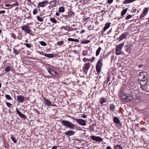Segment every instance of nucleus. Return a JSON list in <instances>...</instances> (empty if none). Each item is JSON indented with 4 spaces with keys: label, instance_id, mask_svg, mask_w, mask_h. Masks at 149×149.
Masks as SVG:
<instances>
[{
    "label": "nucleus",
    "instance_id": "f257e3e1",
    "mask_svg": "<svg viewBox=\"0 0 149 149\" xmlns=\"http://www.w3.org/2000/svg\"><path fill=\"white\" fill-rule=\"evenodd\" d=\"M120 98L124 101L131 100L133 99L132 95L122 93L121 94Z\"/></svg>",
    "mask_w": 149,
    "mask_h": 149
},
{
    "label": "nucleus",
    "instance_id": "f03ea898",
    "mask_svg": "<svg viewBox=\"0 0 149 149\" xmlns=\"http://www.w3.org/2000/svg\"><path fill=\"white\" fill-rule=\"evenodd\" d=\"M61 124L63 126H65L70 129H73L74 128V125L68 121L62 120L61 121Z\"/></svg>",
    "mask_w": 149,
    "mask_h": 149
},
{
    "label": "nucleus",
    "instance_id": "7ed1b4c3",
    "mask_svg": "<svg viewBox=\"0 0 149 149\" xmlns=\"http://www.w3.org/2000/svg\"><path fill=\"white\" fill-rule=\"evenodd\" d=\"M124 45V43L120 44L116 47V53L117 55H118L122 54L121 49Z\"/></svg>",
    "mask_w": 149,
    "mask_h": 149
},
{
    "label": "nucleus",
    "instance_id": "20e7f679",
    "mask_svg": "<svg viewBox=\"0 0 149 149\" xmlns=\"http://www.w3.org/2000/svg\"><path fill=\"white\" fill-rule=\"evenodd\" d=\"M146 72H140L139 75L138 76L139 81H142L143 80H147V79L146 77Z\"/></svg>",
    "mask_w": 149,
    "mask_h": 149
},
{
    "label": "nucleus",
    "instance_id": "39448f33",
    "mask_svg": "<svg viewBox=\"0 0 149 149\" xmlns=\"http://www.w3.org/2000/svg\"><path fill=\"white\" fill-rule=\"evenodd\" d=\"M79 124L82 126H85L86 125V121L85 120L80 119H74Z\"/></svg>",
    "mask_w": 149,
    "mask_h": 149
},
{
    "label": "nucleus",
    "instance_id": "423d86ee",
    "mask_svg": "<svg viewBox=\"0 0 149 149\" xmlns=\"http://www.w3.org/2000/svg\"><path fill=\"white\" fill-rule=\"evenodd\" d=\"M43 100L45 102V104H46L47 107L49 106L54 107L55 105V104L52 105L51 102L45 98H44Z\"/></svg>",
    "mask_w": 149,
    "mask_h": 149
},
{
    "label": "nucleus",
    "instance_id": "0eeeda50",
    "mask_svg": "<svg viewBox=\"0 0 149 149\" xmlns=\"http://www.w3.org/2000/svg\"><path fill=\"white\" fill-rule=\"evenodd\" d=\"M91 64L90 63H86L83 68L84 72H87L88 70L90 68Z\"/></svg>",
    "mask_w": 149,
    "mask_h": 149
},
{
    "label": "nucleus",
    "instance_id": "6e6552de",
    "mask_svg": "<svg viewBox=\"0 0 149 149\" xmlns=\"http://www.w3.org/2000/svg\"><path fill=\"white\" fill-rule=\"evenodd\" d=\"M28 27L27 26V25H24L22 26V29L24 30L25 32L28 33H29L31 32V30L30 29H28Z\"/></svg>",
    "mask_w": 149,
    "mask_h": 149
},
{
    "label": "nucleus",
    "instance_id": "1a4fd4ad",
    "mask_svg": "<svg viewBox=\"0 0 149 149\" xmlns=\"http://www.w3.org/2000/svg\"><path fill=\"white\" fill-rule=\"evenodd\" d=\"M91 139L94 141L98 142H101L103 140L99 136H92Z\"/></svg>",
    "mask_w": 149,
    "mask_h": 149
},
{
    "label": "nucleus",
    "instance_id": "9d476101",
    "mask_svg": "<svg viewBox=\"0 0 149 149\" xmlns=\"http://www.w3.org/2000/svg\"><path fill=\"white\" fill-rule=\"evenodd\" d=\"M128 35V33L125 32L122 33L119 37V39L120 40H122L124 39H126Z\"/></svg>",
    "mask_w": 149,
    "mask_h": 149
},
{
    "label": "nucleus",
    "instance_id": "9b49d317",
    "mask_svg": "<svg viewBox=\"0 0 149 149\" xmlns=\"http://www.w3.org/2000/svg\"><path fill=\"white\" fill-rule=\"evenodd\" d=\"M75 132L72 130H68L65 132V134L67 136H70L74 134Z\"/></svg>",
    "mask_w": 149,
    "mask_h": 149
},
{
    "label": "nucleus",
    "instance_id": "f8f14e48",
    "mask_svg": "<svg viewBox=\"0 0 149 149\" xmlns=\"http://www.w3.org/2000/svg\"><path fill=\"white\" fill-rule=\"evenodd\" d=\"M48 3V1L47 0H46L39 3L38 5L40 6V7H45L47 4Z\"/></svg>",
    "mask_w": 149,
    "mask_h": 149
},
{
    "label": "nucleus",
    "instance_id": "ddd939ff",
    "mask_svg": "<svg viewBox=\"0 0 149 149\" xmlns=\"http://www.w3.org/2000/svg\"><path fill=\"white\" fill-rule=\"evenodd\" d=\"M25 98L23 95H18L17 96V100L20 102H22Z\"/></svg>",
    "mask_w": 149,
    "mask_h": 149
},
{
    "label": "nucleus",
    "instance_id": "4468645a",
    "mask_svg": "<svg viewBox=\"0 0 149 149\" xmlns=\"http://www.w3.org/2000/svg\"><path fill=\"white\" fill-rule=\"evenodd\" d=\"M147 80H143L142 81H139L140 85L141 86V87L146 86L147 85Z\"/></svg>",
    "mask_w": 149,
    "mask_h": 149
},
{
    "label": "nucleus",
    "instance_id": "2eb2a0df",
    "mask_svg": "<svg viewBox=\"0 0 149 149\" xmlns=\"http://www.w3.org/2000/svg\"><path fill=\"white\" fill-rule=\"evenodd\" d=\"M49 73L53 75H57V73L54 70L52 69H49L48 70Z\"/></svg>",
    "mask_w": 149,
    "mask_h": 149
},
{
    "label": "nucleus",
    "instance_id": "dca6fc26",
    "mask_svg": "<svg viewBox=\"0 0 149 149\" xmlns=\"http://www.w3.org/2000/svg\"><path fill=\"white\" fill-rule=\"evenodd\" d=\"M111 24V23H106L104 27L103 32H105L107 29L109 28Z\"/></svg>",
    "mask_w": 149,
    "mask_h": 149
},
{
    "label": "nucleus",
    "instance_id": "f3484780",
    "mask_svg": "<svg viewBox=\"0 0 149 149\" xmlns=\"http://www.w3.org/2000/svg\"><path fill=\"white\" fill-rule=\"evenodd\" d=\"M125 50L127 52L130 53L131 52V48L128 45H126L125 46Z\"/></svg>",
    "mask_w": 149,
    "mask_h": 149
},
{
    "label": "nucleus",
    "instance_id": "a211bd4d",
    "mask_svg": "<svg viewBox=\"0 0 149 149\" xmlns=\"http://www.w3.org/2000/svg\"><path fill=\"white\" fill-rule=\"evenodd\" d=\"M101 66L97 64L96 65V69L97 72L99 73L100 72L101 69Z\"/></svg>",
    "mask_w": 149,
    "mask_h": 149
},
{
    "label": "nucleus",
    "instance_id": "6ab92c4d",
    "mask_svg": "<svg viewBox=\"0 0 149 149\" xmlns=\"http://www.w3.org/2000/svg\"><path fill=\"white\" fill-rule=\"evenodd\" d=\"M113 120V121L116 123L119 124L120 123L119 119L117 117H114Z\"/></svg>",
    "mask_w": 149,
    "mask_h": 149
},
{
    "label": "nucleus",
    "instance_id": "aec40b11",
    "mask_svg": "<svg viewBox=\"0 0 149 149\" xmlns=\"http://www.w3.org/2000/svg\"><path fill=\"white\" fill-rule=\"evenodd\" d=\"M68 41H74V42H79V40L77 39H75L73 38H69L68 39Z\"/></svg>",
    "mask_w": 149,
    "mask_h": 149
},
{
    "label": "nucleus",
    "instance_id": "412c9836",
    "mask_svg": "<svg viewBox=\"0 0 149 149\" xmlns=\"http://www.w3.org/2000/svg\"><path fill=\"white\" fill-rule=\"evenodd\" d=\"M148 85H146V86H143L141 87L143 91H146V93L148 92V88H147Z\"/></svg>",
    "mask_w": 149,
    "mask_h": 149
},
{
    "label": "nucleus",
    "instance_id": "4be33fe9",
    "mask_svg": "<svg viewBox=\"0 0 149 149\" xmlns=\"http://www.w3.org/2000/svg\"><path fill=\"white\" fill-rule=\"evenodd\" d=\"M44 55L45 56L48 57L49 58H52L54 56L52 54H45Z\"/></svg>",
    "mask_w": 149,
    "mask_h": 149
},
{
    "label": "nucleus",
    "instance_id": "5701e85b",
    "mask_svg": "<svg viewBox=\"0 0 149 149\" xmlns=\"http://www.w3.org/2000/svg\"><path fill=\"white\" fill-rule=\"evenodd\" d=\"M20 49H19V50H17L15 48H13V53H14L16 55L18 54L20 52Z\"/></svg>",
    "mask_w": 149,
    "mask_h": 149
},
{
    "label": "nucleus",
    "instance_id": "b1692460",
    "mask_svg": "<svg viewBox=\"0 0 149 149\" xmlns=\"http://www.w3.org/2000/svg\"><path fill=\"white\" fill-rule=\"evenodd\" d=\"M19 116L23 120H25L26 118V116L24 114L22 113H21L19 115Z\"/></svg>",
    "mask_w": 149,
    "mask_h": 149
},
{
    "label": "nucleus",
    "instance_id": "393cba45",
    "mask_svg": "<svg viewBox=\"0 0 149 149\" xmlns=\"http://www.w3.org/2000/svg\"><path fill=\"white\" fill-rule=\"evenodd\" d=\"M115 106L113 104H111L110 107V110L112 111H113L115 109Z\"/></svg>",
    "mask_w": 149,
    "mask_h": 149
},
{
    "label": "nucleus",
    "instance_id": "a878e982",
    "mask_svg": "<svg viewBox=\"0 0 149 149\" xmlns=\"http://www.w3.org/2000/svg\"><path fill=\"white\" fill-rule=\"evenodd\" d=\"M65 12V9L63 7H61L59 8L58 9V12L59 13L64 12Z\"/></svg>",
    "mask_w": 149,
    "mask_h": 149
},
{
    "label": "nucleus",
    "instance_id": "bb28decb",
    "mask_svg": "<svg viewBox=\"0 0 149 149\" xmlns=\"http://www.w3.org/2000/svg\"><path fill=\"white\" fill-rule=\"evenodd\" d=\"M100 102L101 104L106 102V100L104 98L102 97L100 99Z\"/></svg>",
    "mask_w": 149,
    "mask_h": 149
},
{
    "label": "nucleus",
    "instance_id": "cd10ccee",
    "mask_svg": "<svg viewBox=\"0 0 149 149\" xmlns=\"http://www.w3.org/2000/svg\"><path fill=\"white\" fill-rule=\"evenodd\" d=\"M127 9H123L121 12V16H123V15H124L127 12Z\"/></svg>",
    "mask_w": 149,
    "mask_h": 149
},
{
    "label": "nucleus",
    "instance_id": "c85d7f7f",
    "mask_svg": "<svg viewBox=\"0 0 149 149\" xmlns=\"http://www.w3.org/2000/svg\"><path fill=\"white\" fill-rule=\"evenodd\" d=\"M101 48L100 47H99L98 49L96 51V55L97 56L100 53V51L101 50Z\"/></svg>",
    "mask_w": 149,
    "mask_h": 149
},
{
    "label": "nucleus",
    "instance_id": "c756f323",
    "mask_svg": "<svg viewBox=\"0 0 149 149\" xmlns=\"http://www.w3.org/2000/svg\"><path fill=\"white\" fill-rule=\"evenodd\" d=\"M56 0H53L52 1L49 2V3L50 4H54V5L53 6V7H54L56 6Z\"/></svg>",
    "mask_w": 149,
    "mask_h": 149
},
{
    "label": "nucleus",
    "instance_id": "7c9ffc66",
    "mask_svg": "<svg viewBox=\"0 0 149 149\" xmlns=\"http://www.w3.org/2000/svg\"><path fill=\"white\" fill-rule=\"evenodd\" d=\"M50 20L53 23L56 24L57 23L56 20L54 18H50Z\"/></svg>",
    "mask_w": 149,
    "mask_h": 149
},
{
    "label": "nucleus",
    "instance_id": "2f4dec72",
    "mask_svg": "<svg viewBox=\"0 0 149 149\" xmlns=\"http://www.w3.org/2000/svg\"><path fill=\"white\" fill-rule=\"evenodd\" d=\"M91 42V41L89 40H83L81 42V44H87L89 43L90 42Z\"/></svg>",
    "mask_w": 149,
    "mask_h": 149
},
{
    "label": "nucleus",
    "instance_id": "473e14b6",
    "mask_svg": "<svg viewBox=\"0 0 149 149\" xmlns=\"http://www.w3.org/2000/svg\"><path fill=\"white\" fill-rule=\"evenodd\" d=\"M99 65H101L102 64V60L101 59H100L98 60L97 64Z\"/></svg>",
    "mask_w": 149,
    "mask_h": 149
},
{
    "label": "nucleus",
    "instance_id": "72a5a7b5",
    "mask_svg": "<svg viewBox=\"0 0 149 149\" xmlns=\"http://www.w3.org/2000/svg\"><path fill=\"white\" fill-rule=\"evenodd\" d=\"M148 11V8H145L143 10V13L146 15L147 14V12Z\"/></svg>",
    "mask_w": 149,
    "mask_h": 149
},
{
    "label": "nucleus",
    "instance_id": "f704fd0d",
    "mask_svg": "<svg viewBox=\"0 0 149 149\" xmlns=\"http://www.w3.org/2000/svg\"><path fill=\"white\" fill-rule=\"evenodd\" d=\"M40 45L42 46H46V45H47V44L45 42H44V41H40Z\"/></svg>",
    "mask_w": 149,
    "mask_h": 149
},
{
    "label": "nucleus",
    "instance_id": "c9c22d12",
    "mask_svg": "<svg viewBox=\"0 0 149 149\" xmlns=\"http://www.w3.org/2000/svg\"><path fill=\"white\" fill-rule=\"evenodd\" d=\"M11 139L14 143H16L17 141L16 140L15 138L12 135L11 137Z\"/></svg>",
    "mask_w": 149,
    "mask_h": 149
},
{
    "label": "nucleus",
    "instance_id": "e433bc0d",
    "mask_svg": "<svg viewBox=\"0 0 149 149\" xmlns=\"http://www.w3.org/2000/svg\"><path fill=\"white\" fill-rule=\"evenodd\" d=\"M37 19L38 21L40 22H42L43 21V19L40 17L39 16H37Z\"/></svg>",
    "mask_w": 149,
    "mask_h": 149
},
{
    "label": "nucleus",
    "instance_id": "4c0bfd02",
    "mask_svg": "<svg viewBox=\"0 0 149 149\" xmlns=\"http://www.w3.org/2000/svg\"><path fill=\"white\" fill-rule=\"evenodd\" d=\"M10 70V67L8 66L6 67L5 69V71L7 72H8Z\"/></svg>",
    "mask_w": 149,
    "mask_h": 149
},
{
    "label": "nucleus",
    "instance_id": "58836bf2",
    "mask_svg": "<svg viewBox=\"0 0 149 149\" xmlns=\"http://www.w3.org/2000/svg\"><path fill=\"white\" fill-rule=\"evenodd\" d=\"M5 97L6 99H7L8 100H12V98L10 96V95H5Z\"/></svg>",
    "mask_w": 149,
    "mask_h": 149
},
{
    "label": "nucleus",
    "instance_id": "ea45409f",
    "mask_svg": "<svg viewBox=\"0 0 149 149\" xmlns=\"http://www.w3.org/2000/svg\"><path fill=\"white\" fill-rule=\"evenodd\" d=\"M63 44V41H61L58 42L57 44L58 45L61 46Z\"/></svg>",
    "mask_w": 149,
    "mask_h": 149
},
{
    "label": "nucleus",
    "instance_id": "a19ab883",
    "mask_svg": "<svg viewBox=\"0 0 149 149\" xmlns=\"http://www.w3.org/2000/svg\"><path fill=\"white\" fill-rule=\"evenodd\" d=\"M5 102L8 107L9 108H10L12 105V104L11 103L7 102Z\"/></svg>",
    "mask_w": 149,
    "mask_h": 149
},
{
    "label": "nucleus",
    "instance_id": "79ce46f5",
    "mask_svg": "<svg viewBox=\"0 0 149 149\" xmlns=\"http://www.w3.org/2000/svg\"><path fill=\"white\" fill-rule=\"evenodd\" d=\"M65 19L68 21H69L70 19V16L68 15H66L65 16Z\"/></svg>",
    "mask_w": 149,
    "mask_h": 149
},
{
    "label": "nucleus",
    "instance_id": "37998d69",
    "mask_svg": "<svg viewBox=\"0 0 149 149\" xmlns=\"http://www.w3.org/2000/svg\"><path fill=\"white\" fill-rule=\"evenodd\" d=\"M88 51L87 50H85L83 51L82 54L83 56H85L87 54Z\"/></svg>",
    "mask_w": 149,
    "mask_h": 149
},
{
    "label": "nucleus",
    "instance_id": "c03bdc74",
    "mask_svg": "<svg viewBox=\"0 0 149 149\" xmlns=\"http://www.w3.org/2000/svg\"><path fill=\"white\" fill-rule=\"evenodd\" d=\"M38 12L37 9H34L33 11V13L34 15L36 14Z\"/></svg>",
    "mask_w": 149,
    "mask_h": 149
},
{
    "label": "nucleus",
    "instance_id": "a18cd8bd",
    "mask_svg": "<svg viewBox=\"0 0 149 149\" xmlns=\"http://www.w3.org/2000/svg\"><path fill=\"white\" fill-rule=\"evenodd\" d=\"M115 148V149H122V147L120 145L116 146Z\"/></svg>",
    "mask_w": 149,
    "mask_h": 149
},
{
    "label": "nucleus",
    "instance_id": "49530a36",
    "mask_svg": "<svg viewBox=\"0 0 149 149\" xmlns=\"http://www.w3.org/2000/svg\"><path fill=\"white\" fill-rule=\"evenodd\" d=\"M132 16V15H128L126 17L125 19H128L130 18Z\"/></svg>",
    "mask_w": 149,
    "mask_h": 149
},
{
    "label": "nucleus",
    "instance_id": "de8ad7c7",
    "mask_svg": "<svg viewBox=\"0 0 149 149\" xmlns=\"http://www.w3.org/2000/svg\"><path fill=\"white\" fill-rule=\"evenodd\" d=\"M111 78V76L110 75H108L107 78V83H108V82L110 81V79Z\"/></svg>",
    "mask_w": 149,
    "mask_h": 149
},
{
    "label": "nucleus",
    "instance_id": "09e8293b",
    "mask_svg": "<svg viewBox=\"0 0 149 149\" xmlns=\"http://www.w3.org/2000/svg\"><path fill=\"white\" fill-rule=\"evenodd\" d=\"M95 58V57H93L92 58L89 59V61L93 62Z\"/></svg>",
    "mask_w": 149,
    "mask_h": 149
},
{
    "label": "nucleus",
    "instance_id": "8fccbe9b",
    "mask_svg": "<svg viewBox=\"0 0 149 149\" xmlns=\"http://www.w3.org/2000/svg\"><path fill=\"white\" fill-rule=\"evenodd\" d=\"M13 5H14L15 6H19V3L17 2L16 1L15 3L13 4Z\"/></svg>",
    "mask_w": 149,
    "mask_h": 149
},
{
    "label": "nucleus",
    "instance_id": "3c124183",
    "mask_svg": "<svg viewBox=\"0 0 149 149\" xmlns=\"http://www.w3.org/2000/svg\"><path fill=\"white\" fill-rule=\"evenodd\" d=\"M11 37L13 38L14 39H16V36L13 33H12L11 34Z\"/></svg>",
    "mask_w": 149,
    "mask_h": 149
},
{
    "label": "nucleus",
    "instance_id": "603ef678",
    "mask_svg": "<svg viewBox=\"0 0 149 149\" xmlns=\"http://www.w3.org/2000/svg\"><path fill=\"white\" fill-rule=\"evenodd\" d=\"M16 111L18 115H19L21 113V112L19 111V110L17 108L16 109Z\"/></svg>",
    "mask_w": 149,
    "mask_h": 149
},
{
    "label": "nucleus",
    "instance_id": "864d4df0",
    "mask_svg": "<svg viewBox=\"0 0 149 149\" xmlns=\"http://www.w3.org/2000/svg\"><path fill=\"white\" fill-rule=\"evenodd\" d=\"M25 45L26 46V47L28 48H30L31 47V45L29 44H25Z\"/></svg>",
    "mask_w": 149,
    "mask_h": 149
},
{
    "label": "nucleus",
    "instance_id": "5fc2aeb1",
    "mask_svg": "<svg viewBox=\"0 0 149 149\" xmlns=\"http://www.w3.org/2000/svg\"><path fill=\"white\" fill-rule=\"evenodd\" d=\"M83 60L85 62H86L87 61H89V59L86 58H83Z\"/></svg>",
    "mask_w": 149,
    "mask_h": 149
},
{
    "label": "nucleus",
    "instance_id": "6e6d98bb",
    "mask_svg": "<svg viewBox=\"0 0 149 149\" xmlns=\"http://www.w3.org/2000/svg\"><path fill=\"white\" fill-rule=\"evenodd\" d=\"M146 15H145V14L142 13L140 16V18H141L142 17H144Z\"/></svg>",
    "mask_w": 149,
    "mask_h": 149
},
{
    "label": "nucleus",
    "instance_id": "4d7b16f0",
    "mask_svg": "<svg viewBox=\"0 0 149 149\" xmlns=\"http://www.w3.org/2000/svg\"><path fill=\"white\" fill-rule=\"evenodd\" d=\"M113 0H108V3L109 4L111 3L112 2Z\"/></svg>",
    "mask_w": 149,
    "mask_h": 149
},
{
    "label": "nucleus",
    "instance_id": "13d9d810",
    "mask_svg": "<svg viewBox=\"0 0 149 149\" xmlns=\"http://www.w3.org/2000/svg\"><path fill=\"white\" fill-rule=\"evenodd\" d=\"M13 6V5L8 4H6L5 5V6L6 7H8L10 6Z\"/></svg>",
    "mask_w": 149,
    "mask_h": 149
},
{
    "label": "nucleus",
    "instance_id": "bf43d9fd",
    "mask_svg": "<svg viewBox=\"0 0 149 149\" xmlns=\"http://www.w3.org/2000/svg\"><path fill=\"white\" fill-rule=\"evenodd\" d=\"M5 13V11L4 10L0 11V14H3Z\"/></svg>",
    "mask_w": 149,
    "mask_h": 149
},
{
    "label": "nucleus",
    "instance_id": "052dcab7",
    "mask_svg": "<svg viewBox=\"0 0 149 149\" xmlns=\"http://www.w3.org/2000/svg\"><path fill=\"white\" fill-rule=\"evenodd\" d=\"M89 18H83V20L84 21H86V20H88Z\"/></svg>",
    "mask_w": 149,
    "mask_h": 149
},
{
    "label": "nucleus",
    "instance_id": "680f3d73",
    "mask_svg": "<svg viewBox=\"0 0 149 149\" xmlns=\"http://www.w3.org/2000/svg\"><path fill=\"white\" fill-rule=\"evenodd\" d=\"M56 148L57 147L56 146H54L52 148V149H56Z\"/></svg>",
    "mask_w": 149,
    "mask_h": 149
},
{
    "label": "nucleus",
    "instance_id": "e2e57ef3",
    "mask_svg": "<svg viewBox=\"0 0 149 149\" xmlns=\"http://www.w3.org/2000/svg\"><path fill=\"white\" fill-rule=\"evenodd\" d=\"M85 32V30H82L81 31V32H80V33H81V34H82V33H84Z\"/></svg>",
    "mask_w": 149,
    "mask_h": 149
},
{
    "label": "nucleus",
    "instance_id": "0e129e2a",
    "mask_svg": "<svg viewBox=\"0 0 149 149\" xmlns=\"http://www.w3.org/2000/svg\"><path fill=\"white\" fill-rule=\"evenodd\" d=\"M60 14H59V13L58 12H57L56 13V15L57 16H59Z\"/></svg>",
    "mask_w": 149,
    "mask_h": 149
},
{
    "label": "nucleus",
    "instance_id": "69168bd1",
    "mask_svg": "<svg viewBox=\"0 0 149 149\" xmlns=\"http://www.w3.org/2000/svg\"><path fill=\"white\" fill-rule=\"evenodd\" d=\"M106 149H112L111 147L109 146H108L107 147Z\"/></svg>",
    "mask_w": 149,
    "mask_h": 149
},
{
    "label": "nucleus",
    "instance_id": "338daca9",
    "mask_svg": "<svg viewBox=\"0 0 149 149\" xmlns=\"http://www.w3.org/2000/svg\"><path fill=\"white\" fill-rule=\"evenodd\" d=\"M87 116L86 115H84L83 116H82V117L83 118H85Z\"/></svg>",
    "mask_w": 149,
    "mask_h": 149
},
{
    "label": "nucleus",
    "instance_id": "774afa93",
    "mask_svg": "<svg viewBox=\"0 0 149 149\" xmlns=\"http://www.w3.org/2000/svg\"><path fill=\"white\" fill-rule=\"evenodd\" d=\"M137 97V95H136V98L137 99H139L140 98V97Z\"/></svg>",
    "mask_w": 149,
    "mask_h": 149
}]
</instances>
